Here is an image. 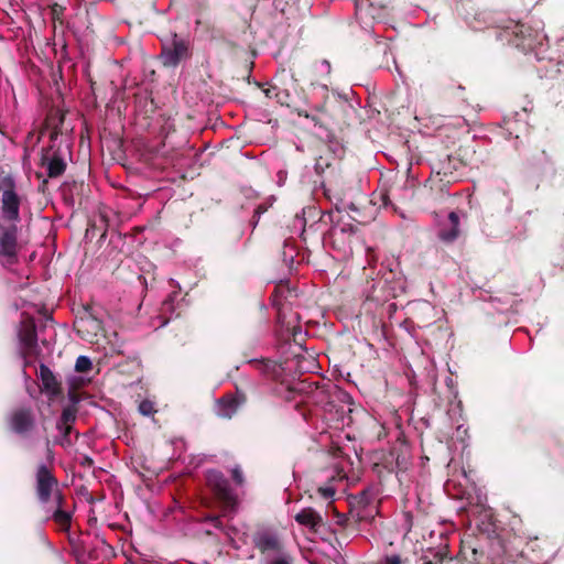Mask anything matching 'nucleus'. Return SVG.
Returning <instances> with one entry per match:
<instances>
[{
	"label": "nucleus",
	"instance_id": "f257e3e1",
	"mask_svg": "<svg viewBox=\"0 0 564 564\" xmlns=\"http://www.w3.org/2000/svg\"><path fill=\"white\" fill-rule=\"evenodd\" d=\"M47 458L51 460V465L40 464L35 470V496L39 502L43 506H47L52 500L56 499L57 495H64L59 489L58 479L54 475L53 467V453L47 449Z\"/></svg>",
	"mask_w": 564,
	"mask_h": 564
},
{
	"label": "nucleus",
	"instance_id": "f03ea898",
	"mask_svg": "<svg viewBox=\"0 0 564 564\" xmlns=\"http://www.w3.org/2000/svg\"><path fill=\"white\" fill-rule=\"evenodd\" d=\"M252 542L263 556L264 564H282V552L276 529L258 525L252 534Z\"/></svg>",
	"mask_w": 564,
	"mask_h": 564
},
{
	"label": "nucleus",
	"instance_id": "7ed1b4c3",
	"mask_svg": "<svg viewBox=\"0 0 564 564\" xmlns=\"http://www.w3.org/2000/svg\"><path fill=\"white\" fill-rule=\"evenodd\" d=\"M8 430L20 438H30L36 431L37 421L34 409L31 405H18L6 415Z\"/></svg>",
	"mask_w": 564,
	"mask_h": 564
},
{
	"label": "nucleus",
	"instance_id": "20e7f679",
	"mask_svg": "<svg viewBox=\"0 0 564 564\" xmlns=\"http://www.w3.org/2000/svg\"><path fill=\"white\" fill-rule=\"evenodd\" d=\"M0 202L2 218L9 223H19L21 197L17 193L14 178L4 172L0 173Z\"/></svg>",
	"mask_w": 564,
	"mask_h": 564
},
{
	"label": "nucleus",
	"instance_id": "39448f33",
	"mask_svg": "<svg viewBox=\"0 0 564 564\" xmlns=\"http://www.w3.org/2000/svg\"><path fill=\"white\" fill-rule=\"evenodd\" d=\"M191 56L189 40L178 36L176 33L172 34L170 41L162 44L160 58L165 67H176L183 61L191 58Z\"/></svg>",
	"mask_w": 564,
	"mask_h": 564
},
{
	"label": "nucleus",
	"instance_id": "423d86ee",
	"mask_svg": "<svg viewBox=\"0 0 564 564\" xmlns=\"http://www.w3.org/2000/svg\"><path fill=\"white\" fill-rule=\"evenodd\" d=\"M0 262L3 265L18 262V227L14 223L8 226L0 223Z\"/></svg>",
	"mask_w": 564,
	"mask_h": 564
},
{
	"label": "nucleus",
	"instance_id": "0eeeda50",
	"mask_svg": "<svg viewBox=\"0 0 564 564\" xmlns=\"http://www.w3.org/2000/svg\"><path fill=\"white\" fill-rule=\"evenodd\" d=\"M40 165L46 169L47 177L56 178L65 173L67 162L65 161L61 148L51 144L41 150Z\"/></svg>",
	"mask_w": 564,
	"mask_h": 564
},
{
	"label": "nucleus",
	"instance_id": "6e6552de",
	"mask_svg": "<svg viewBox=\"0 0 564 564\" xmlns=\"http://www.w3.org/2000/svg\"><path fill=\"white\" fill-rule=\"evenodd\" d=\"M47 508L46 520H53L62 531H69L73 520V509L65 495H57Z\"/></svg>",
	"mask_w": 564,
	"mask_h": 564
},
{
	"label": "nucleus",
	"instance_id": "1a4fd4ad",
	"mask_svg": "<svg viewBox=\"0 0 564 564\" xmlns=\"http://www.w3.org/2000/svg\"><path fill=\"white\" fill-rule=\"evenodd\" d=\"M208 485L216 498L226 509L235 510L238 505L237 497L234 494L229 481L220 473L210 474L208 477Z\"/></svg>",
	"mask_w": 564,
	"mask_h": 564
},
{
	"label": "nucleus",
	"instance_id": "9d476101",
	"mask_svg": "<svg viewBox=\"0 0 564 564\" xmlns=\"http://www.w3.org/2000/svg\"><path fill=\"white\" fill-rule=\"evenodd\" d=\"M18 336L24 357L39 354L36 325L33 317H26L21 322Z\"/></svg>",
	"mask_w": 564,
	"mask_h": 564
},
{
	"label": "nucleus",
	"instance_id": "9b49d317",
	"mask_svg": "<svg viewBox=\"0 0 564 564\" xmlns=\"http://www.w3.org/2000/svg\"><path fill=\"white\" fill-rule=\"evenodd\" d=\"M74 326L80 338L88 341H93L104 330L102 322L87 308L76 318Z\"/></svg>",
	"mask_w": 564,
	"mask_h": 564
},
{
	"label": "nucleus",
	"instance_id": "f8f14e48",
	"mask_svg": "<svg viewBox=\"0 0 564 564\" xmlns=\"http://www.w3.org/2000/svg\"><path fill=\"white\" fill-rule=\"evenodd\" d=\"M40 379L43 391L52 398H56L62 394L61 382L56 379L53 371L44 364L40 365Z\"/></svg>",
	"mask_w": 564,
	"mask_h": 564
},
{
	"label": "nucleus",
	"instance_id": "ddd939ff",
	"mask_svg": "<svg viewBox=\"0 0 564 564\" xmlns=\"http://www.w3.org/2000/svg\"><path fill=\"white\" fill-rule=\"evenodd\" d=\"M243 401L245 397H235L231 394L224 395L218 401L219 415L225 419H231Z\"/></svg>",
	"mask_w": 564,
	"mask_h": 564
},
{
	"label": "nucleus",
	"instance_id": "4468645a",
	"mask_svg": "<svg viewBox=\"0 0 564 564\" xmlns=\"http://www.w3.org/2000/svg\"><path fill=\"white\" fill-rule=\"evenodd\" d=\"M64 121V115L56 112L55 115H50L46 119L47 127L51 128L50 140L54 142L58 135L62 133L61 126Z\"/></svg>",
	"mask_w": 564,
	"mask_h": 564
},
{
	"label": "nucleus",
	"instance_id": "2eb2a0df",
	"mask_svg": "<svg viewBox=\"0 0 564 564\" xmlns=\"http://www.w3.org/2000/svg\"><path fill=\"white\" fill-rule=\"evenodd\" d=\"M262 371L271 380L279 381L282 375V364L269 360L263 364Z\"/></svg>",
	"mask_w": 564,
	"mask_h": 564
},
{
	"label": "nucleus",
	"instance_id": "dca6fc26",
	"mask_svg": "<svg viewBox=\"0 0 564 564\" xmlns=\"http://www.w3.org/2000/svg\"><path fill=\"white\" fill-rule=\"evenodd\" d=\"M76 414L77 408L75 405L64 408L56 425L73 426V423L76 421L77 417Z\"/></svg>",
	"mask_w": 564,
	"mask_h": 564
},
{
	"label": "nucleus",
	"instance_id": "f3484780",
	"mask_svg": "<svg viewBox=\"0 0 564 564\" xmlns=\"http://www.w3.org/2000/svg\"><path fill=\"white\" fill-rule=\"evenodd\" d=\"M281 286H282V281H280L275 284L274 291L271 294V301H272L273 307L276 310L278 321L280 319L281 314H282V300H281L282 297L280 294Z\"/></svg>",
	"mask_w": 564,
	"mask_h": 564
},
{
	"label": "nucleus",
	"instance_id": "a211bd4d",
	"mask_svg": "<svg viewBox=\"0 0 564 564\" xmlns=\"http://www.w3.org/2000/svg\"><path fill=\"white\" fill-rule=\"evenodd\" d=\"M56 429L59 431V438L56 441L63 447H67L72 445L70 433L73 431V426H64L56 425Z\"/></svg>",
	"mask_w": 564,
	"mask_h": 564
},
{
	"label": "nucleus",
	"instance_id": "6ab92c4d",
	"mask_svg": "<svg viewBox=\"0 0 564 564\" xmlns=\"http://www.w3.org/2000/svg\"><path fill=\"white\" fill-rule=\"evenodd\" d=\"M205 521L209 522L215 529L219 530L220 532H223L227 536H229L230 532L234 531V529L224 525L220 517H218V516L207 517L205 519Z\"/></svg>",
	"mask_w": 564,
	"mask_h": 564
},
{
	"label": "nucleus",
	"instance_id": "aec40b11",
	"mask_svg": "<svg viewBox=\"0 0 564 564\" xmlns=\"http://www.w3.org/2000/svg\"><path fill=\"white\" fill-rule=\"evenodd\" d=\"M93 367L91 360L86 356H79L76 359L75 370L77 372H88Z\"/></svg>",
	"mask_w": 564,
	"mask_h": 564
},
{
	"label": "nucleus",
	"instance_id": "412c9836",
	"mask_svg": "<svg viewBox=\"0 0 564 564\" xmlns=\"http://www.w3.org/2000/svg\"><path fill=\"white\" fill-rule=\"evenodd\" d=\"M139 411L142 415L145 416H150L156 412L153 402H151L150 400H143L139 404Z\"/></svg>",
	"mask_w": 564,
	"mask_h": 564
},
{
	"label": "nucleus",
	"instance_id": "4be33fe9",
	"mask_svg": "<svg viewBox=\"0 0 564 564\" xmlns=\"http://www.w3.org/2000/svg\"><path fill=\"white\" fill-rule=\"evenodd\" d=\"M231 478L235 481V484L238 485V486H242L245 484L243 473H242L241 467L239 465H236L231 469Z\"/></svg>",
	"mask_w": 564,
	"mask_h": 564
},
{
	"label": "nucleus",
	"instance_id": "5701e85b",
	"mask_svg": "<svg viewBox=\"0 0 564 564\" xmlns=\"http://www.w3.org/2000/svg\"><path fill=\"white\" fill-rule=\"evenodd\" d=\"M264 94L268 98L278 99L280 96V89L278 86H270L269 88L264 89Z\"/></svg>",
	"mask_w": 564,
	"mask_h": 564
},
{
	"label": "nucleus",
	"instance_id": "b1692460",
	"mask_svg": "<svg viewBox=\"0 0 564 564\" xmlns=\"http://www.w3.org/2000/svg\"><path fill=\"white\" fill-rule=\"evenodd\" d=\"M173 308V299L172 296H169L163 303H162V311L166 313L167 311Z\"/></svg>",
	"mask_w": 564,
	"mask_h": 564
},
{
	"label": "nucleus",
	"instance_id": "393cba45",
	"mask_svg": "<svg viewBox=\"0 0 564 564\" xmlns=\"http://www.w3.org/2000/svg\"><path fill=\"white\" fill-rule=\"evenodd\" d=\"M82 465L86 467H91L94 465V459L90 458L89 456H85L83 458Z\"/></svg>",
	"mask_w": 564,
	"mask_h": 564
},
{
	"label": "nucleus",
	"instance_id": "a878e982",
	"mask_svg": "<svg viewBox=\"0 0 564 564\" xmlns=\"http://www.w3.org/2000/svg\"><path fill=\"white\" fill-rule=\"evenodd\" d=\"M63 11V7L58 6L57 3H54V6L52 7V13L54 15H57L59 13H62Z\"/></svg>",
	"mask_w": 564,
	"mask_h": 564
},
{
	"label": "nucleus",
	"instance_id": "bb28decb",
	"mask_svg": "<svg viewBox=\"0 0 564 564\" xmlns=\"http://www.w3.org/2000/svg\"><path fill=\"white\" fill-rule=\"evenodd\" d=\"M267 212V208L263 207L262 205L258 206L256 212H254V216H259L260 214Z\"/></svg>",
	"mask_w": 564,
	"mask_h": 564
},
{
	"label": "nucleus",
	"instance_id": "cd10ccee",
	"mask_svg": "<svg viewBox=\"0 0 564 564\" xmlns=\"http://www.w3.org/2000/svg\"><path fill=\"white\" fill-rule=\"evenodd\" d=\"M47 183H48V182H47V180H43V182H42V184H41V186H40V188H41L43 192H44V188H45V186L47 185Z\"/></svg>",
	"mask_w": 564,
	"mask_h": 564
},
{
	"label": "nucleus",
	"instance_id": "c85d7f7f",
	"mask_svg": "<svg viewBox=\"0 0 564 564\" xmlns=\"http://www.w3.org/2000/svg\"><path fill=\"white\" fill-rule=\"evenodd\" d=\"M276 176H278V178H279V180H282V171H279V172L276 173Z\"/></svg>",
	"mask_w": 564,
	"mask_h": 564
},
{
	"label": "nucleus",
	"instance_id": "c756f323",
	"mask_svg": "<svg viewBox=\"0 0 564 564\" xmlns=\"http://www.w3.org/2000/svg\"><path fill=\"white\" fill-rule=\"evenodd\" d=\"M70 399H72L74 402H76V401H77V400H76V395H75V393H72V394H70Z\"/></svg>",
	"mask_w": 564,
	"mask_h": 564
}]
</instances>
